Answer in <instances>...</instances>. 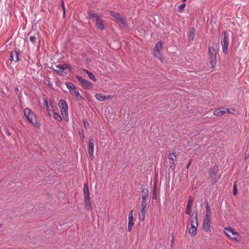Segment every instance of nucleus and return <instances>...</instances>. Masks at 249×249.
<instances>
[{
    "mask_svg": "<svg viewBox=\"0 0 249 249\" xmlns=\"http://www.w3.org/2000/svg\"><path fill=\"white\" fill-rule=\"evenodd\" d=\"M84 123L85 124V126L86 127L87 125H89V123L88 122L86 121H84Z\"/></svg>",
    "mask_w": 249,
    "mask_h": 249,
    "instance_id": "obj_42",
    "label": "nucleus"
},
{
    "mask_svg": "<svg viewBox=\"0 0 249 249\" xmlns=\"http://www.w3.org/2000/svg\"><path fill=\"white\" fill-rule=\"evenodd\" d=\"M30 41L32 42L33 44L35 43L36 37L35 36H32L29 37Z\"/></svg>",
    "mask_w": 249,
    "mask_h": 249,
    "instance_id": "obj_34",
    "label": "nucleus"
},
{
    "mask_svg": "<svg viewBox=\"0 0 249 249\" xmlns=\"http://www.w3.org/2000/svg\"><path fill=\"white\" fill-rule=\"evenodd\" d=\"M53 69L56 72L61 74H62L63 73H67L70 71V68L67 64L55 65L53 68Z\"/></svg>",
    "mask_w": 249,
    "mask_h": 249,
    "instance_id": "obj_5",
    "label": "nucleus"
},
{
    "mask_svg": "<svg viewBox=\"0 0 249 249\" xmlns=\"http://www.w3.org/2000/svg\"><path fill=\"white\" fill-rule=\"evenodd\" d=\"M162 45L161 41H158L156 45L155 48L154 49V54L155 55L159 58L160 60H162L161 59V55L160 54V50L162 49Z\"/></svg>",
    "mask_w": 249,
    "mask_h": 249,
    "instance_id": "obj_9",
    "label": "nucleus"
},
{
    "mask_svg": "<svg viewBox=\"0 0 249 249\" xmlns=\"http://www.w3.org/2000/svg\"><path fill=\"white\" fill-rule=\"evenodd\" d=\"M224 109H226V113L227 112V113H232V112L231 111V109H229V108H224Z\"/></svg>",
    "mask_w": 249,
    "mask_h": 249,
    "instance_id": "obj_40",
    "label": "nucleus"
},
{
    "mask_svg": "<svg viewBox=\"0 0 249 249\" xmlns=\"http://www.w3.org/2000/svg\"><path fill=\"white\" fill-rule=\"evenodd\" d=\"M194 216V217L192 218L191 219V227L196 228L198 226V219L197 213L196 212H193L192 216Z\"/></svg>",
    "mask_w": 249,
    "mask_h": 249,
    "instance_id": "obj_12",
    "label": "nucleus"
},
{
    "mask_svg": "<svg viewBox=\"0 0 249 249\" xmlns=\"http://www.w3.org/2000/svg\"><path fill=\"white\" fill-rule=\"evenodd\" d=\"M70 94L75 97L77 101H81L82 100V96L77 90L76 88L70 92Z\"/></svg>",
    "mask_w": 249,
    "mask_h": 249,
    "instance_id": "obj_13",
    "label": "nucleus"
},
{
    "mask_svg": "<svg viewBox=\"0 0 249 249\" xmlns=\"http://www.w3.org/2000/svg\"><path fill=\"white\" fill-rule=\"evenodd\" d=\"M83 71L88 75L89 77V78L90 79H91L92 80H93L94 82H95L96 81L95 77L92 73L89 72V71H88L87 70H84Z\"/></svg>",
    "mask_w": 249,
    "mask_h": 249,
    "instance_id": "obj_26",
    "label": "nucleus"
},
{
    "mask_svg": "<svg viewBox=\"0 0 249 249\" xmlns=\"http://www.w3.org/2000/svg\"><path fill=\"white\" fill-rule=\"evenodd\" d=\"M222 51L224 53L227 54L228 51V46L229 44V38L226 34L224 33L222 35V39L221 41Z\"/></svg>",
    "mask_w": 249,
    "mask_h": 249,
    "instance_id": "obj_2",
    "label": "nucleus"
},
{
    "mask_svg": "<svg viewBox=\"0 0 249 249\" xmlns=\"http://www.w3.org/2000/svg\"><path fill=\"white\" fill-rule=\"evenodd\" d=\"M206 212L205 217L210 218L211 216V208L208 205L206 206Z\"/></svg>",
    "mask_w": 249,
    "mask_h": 249,
    "instance_id": "obj_27",
    "label": "nucleus"
},
{
    "mask_svg": "<svg viewBox=\"0 0 249 249\" xmlns=\"http://www.w3.org/2000/svg\"><path fill=\"white\" fill-rule=\"evenodd\" d=\"M148 198V191L146 189H143L142 190V201L143 202H147Z\"/></svg>",
    "mask_w": 249,
    "mask_h": 249,
    "instance_id": "obj_17",
    "label": "nucleus"
},
{
    "mask_svg": "<svg viewBox=\"0 0 249 249\" xmlns=\"http://www.w3.org/2000/svg\"><path fill=\"white\" fill-rule=\"evenodd\" d=\"M94 140L93 139H89V154L90 157H93L94 152Z\"/></svg>",
    "mask_w": 249,
    "mask_h": 249,
    "instance_id": "obj_11",
    "label": "nucleus"
},
{
    "mask_svg": "<svg viewBox=\"0 0 249 249\" xmlns=\"http://www.w3.org/2000/svg\"><path fill=\"white\" fill-rule=\"evenodd\" d=\"M224 233L229 237L235 240H238V233L232 228H226L224 230Z\"/></svg>",
    "mask_w": 249,
    "mask_h": 249,
    "instance_id": "obj_6",
    "label": "nucleus"
},
{
    "mask_svg": "<svg viewBox=\"0 0 249 249\" xmlns=\"http://www.w3.org/2000/svg\"><path fill=\"white\" fill-rule=\"evenodd\" d=\"M44 104H45V106H46V109H47V110L48 111H50L51 110V109H50V107L49 105H48V104L47 101L46 99H45V100H44Z\"/></svg>",
    "mask_w": 249,
    "mask_h": 249,
    "instance_id": "obj_33",
    "label": "nucleus"
},
{
    "mask_svg": "<svg viewBox=\"0 0 249 249\" xmlns=\"http://www.w3.org/2000/svg\"><path fill=\"white\" fill-rule=\"evenodd\" d=\"M85 207L86 208V209L87 210H91L92 209V206L91 204V202H90V199L85 200Z\"/></svg>",
    "mask_w": 249,
    "mask_h": 249,
    "instance_id": "obj_25",
    "label": "nucleus"
},
{
    "mask_svg": "<svg viewBox=\"0 0 249 249\" xmlns=\"http://www.w3.org/2000/svg\"><path fill=\"white\" fill-rule=\"evenodd\" d=\"M196 228L190 227L189 230V232L191 236L196 235Z\"/></svg>",
    "mask_w": 249,
    "mask_h": 249,
    "instance_id": "obj_29",
    "label": "nucleus"
},
{
    "mask_svg": "<svg viewBox=\"0 0 249 249\" xmlns=\"http://www.w3.org/2000/svg\"><path fill=\"white\" fill-rule=\"evenodd\" d=\"M191 208H186V210L185 211V213L187 214H189L190 213V212H191V210H190Z\"/></svg>",
    "mask_w": 249,
    "mask_h": 249,
    "instance_id": "obj_37",
    "label": "nucleus"
},
{
    "mask_svg": "<svg viewBox=\"0 0 249 249\" xmlns=\"http://www.w3.org/2000/svg\"><path fill=\"white\" fill-rule=\"evenodd\" d=\"M195 32L194 30H191L188 34V37L189 40H193L195 36Z\"/></svg>",
    "mask_w": 249,
    "mask_h": 249,
    "instance_id": "obj_28",
    "label": "nucleus"
},
{
    "mask_svg": "<svg viewBox=\"0 0 249 249\" xmlns=\"http://www.w3.org/2000/svg\"><path fill=\"white\" fill-rule=\"evenodd\" d=\"M7 134L8 135V136H10V133L9 132H7Z\"/></svg>",
    "mask_w": 249,
    "mask_h": 249,
    "instance_id": "obj_44",
    "label": "nucleus"
},
{
    "mask_svg": "<svg viewBox=\"0 0 249 249\" xmlns=\"http://www.w3.org/2000/svg\"><path fill=\"white\" fill-rule=\"evenodd\" d=\"M61 6H62V8H63V14L64 15L65 13V6H64V2L63 1H62V2H61Z\"/></svg>",
    "mask_w": 249,
    "mask_h": 249,
    "instance_id": "obj_39",
    "label": "nucleus"
},
{
    "mask_svg": "<svg viewBox=\"0 0 249 249\" xmlns=\"http://www.w3.org/2000/svg\"><path fill=\"white\" fill-rule=\"evenodd\" d=\"M226 113V109H224V108H221L216 109L214 110L213 114L216 116H220Z\"/></svg>",
    "mask_w": 249,
    "mask_h": 249,
    "instance_id": "obj_19",
    "label": "nucleus"
},
{
    "mask_svg": "<svg viewBox=\"0 0 249 249\" xmlns=\"http://www.w3.org/2000/svg\"><path fill=\"white\" fill-rule=\"evenodd\" d=\"M24 114L25 117L31 124H35L37 123L36 117L30 109L25 108L24 110Z\"/></svg>",
    "mask_w": 249,
    "mask_h": 249,
    "instance_id": "obj_1",
    "label": "nucleus"
},
{
    "mask_svg": "<svg viewBox=\"0 0 249 249\" xmlns=\"http://www.w3.org/2000/svg\"><path fill=\"white\" fill-rule=\"evenodd\" d=\"M217 171V167H213L210 171L209 174L210 177L212 179H213L216 171Z\"/></svg>",
    "mask_w": 249,
    "mask_h": 249,
    "instance_id": "obj_20",
    "label": "nucleus"
},
{
    "mask_svg": "<svg viewBox=\"0 0 249 249\" xmlns=\"http://www.w3.org/2000/svg\"><path fill=\"white\" fill-rule=\"evenodd\" d=\"M53 118L58 121H61L62 118L61 116L55 112H53Z\"/></svg>",
    "mask_w": 249,
    "mask_h": 249,
    "instance_id": "obj_30",
    "label": "nucleus"
},
{
    "mask_svg": "<svg viewBox=\"0 0 249 249\" xmlns=\"http://www.w3.org/2000/svg\"><path fill=\"white\" fill-rule=\"evenodd\" d=\"M133 219H134V218H128V231H131V230L132 229V227L134 225Z\"/></svg>",
    "mask_w": 249,
    "mask_h": 249,
    "instance_id": "obj_24",
    "label": "nucleus"
},
{
    "mask_svg": "<svg viewBox=\"0 0 249 249\" xmlns=\"http://www.w3.org/2000/svg\"><path fill=\"white\" fill-rule=\"evenodd\" d=\"M58 106L63 118H67L68 115V111L66 101L63 100H60L58 103Z\"/></svg>",
    "mask_w": 249,
    "mask_h": 249,
    "instance_id": "obj_3",
    "label": "nucleus"
},
{
    "mask_svg": "<svg viewBox=\"0 0 249 249\" xmlns=\"http://www.w3.org/2000/svg\"><path fill=\"white\" fill-rule=\"evenodd\" d=\"M83 192H84V200L89 199L90 197H89V190L88 185L86 183L84 184Z\"/></svg>",
    "mask_w": 249,
    "mask_h": 249,
    "instance_id": "obj_16",
    "label": "nucleus"
},
{
    "mask_svg": "<svg viewBox=\"0 0 249 249\" xmlns=\"http://www.w3.org/2000/svg\"><path fill=\"white\" fill-rule=\"evenodd\" d=\"M185 6H186V4L184 3L179 5L178 7L179 10H180V11L183 10L184 9V8H185Z\"/></svg>",
    "mask_w": 249,
    "mask_h": 249,
    "instance_id": "obj_35",
    "label": "nucleus"
},
{
    "mask_svg": "<svg viewBox=\"0 0 249 249\" xmlns=\"http://www.w3.org/2000/svg\"><path fill=\"white\" fill-rule=\"evenodd\" d=\"M128 218H133V211L131 210L129 213V214H128Z\"/></svg>",
    "mask_w": 249,
    "mask_h": 249,
    "instance_id": "obj_38",
    "label": "nucleus"
},
{
    "mask_svg": "<svg viewBox=\"0 0 249 249\" xmlns=\"http://www.w3.org/2000/svg\"><path fill=\"white\" fill-rule=\"evenodd\" d=\"M233 194L235 196L237 195V188L236 183H234L233 186Z\"/></svg>",
    "mask_w": 249,
    "mask_h": 249,
    "instance_id": "obj_36",
    "label": "nucleus"
},
{
    "mask_svg": "<svg viewBox=\"0 0 249 249\" xmlns=\"http://www.w3.org/2000/svg\"><path fill=\"white\" fill-rule=\"evenodd\" d=\"M90 19H95L96 20L97 27L103 30L104 28V24L103 21L101 20V18L96 14H91L89 15Z\"/></svg>",
    "mask_w": 249,
    "mask_h": 249,
    "instance_id": "obj_4",
    "label": "nucleus"
},
{
    "mask_svg": "<svg viewBox=\"0 0 249 249\" xmlns=\"http://www.w3.org/2000/svg\"><path fill=\"white\" fill-rule=\"evenodd\" d=\"M193 203V199L190 197L188 201L187 207V208H191L192 205Z\"/></svg>",
    "mask_w": 249,
    "mask_h": 249,
    "instance_id": "obj_31",
    "label": "nucleus"
},
{
    "mask_svg": "<svg viewBox=\"0 0 249 249\" xmlns=\"http://www.w3.org/2000/svg\"><path fill=\"white\" fill-rule=\"evenodd\" d=\"M176 157L175 153H171L168 156V159L169 163L170 164V168L174 169L175 168V165L174 164V158Z\"/></svg>",
    "mask_w": 249,
    "mask_h": 249,
    "instance_id": "obj_14",
    "label": "nucleus"
},
{
    "mask_svg": "<svg viewBox=\"0 0 249 249\" xmlns=\"http://www.w3.org/2000/svg\"><path fill=\"white\" fill-rule=\"evenodd\" d=\"M147 206V202H143V201H141V203L140 205V210L141 213H146V207Z\"/></svg>",
    "mask_w": 249,
    "mask_h": 249,
    "instance_id": "obj_21",
    "label": "nucleus"
},
{
    "mask_svg": "<svg viewBox=\"0 0 249 249\" xmlns=\"http://www.w3.org/2000/svg\"><path fill=\"white\" fill-rule=\"evenodd\" d=\"M19 53L18 51L12 52L11 54L10 60L11 61L17 62L19 59Z\"/></svg>",
    "mask_w": 249,
    "mask_h": 249,
    "instance_id": "obj_18",
    "label": "nucleus"
},
{
    "mask_svg": "<svg viewBox=\"0 0 249 249\" xmlns=\"http://www.w3.org/2000/svg\"><path fill=\"white\" fill-rule=\"evenodd\" d=\"M182 1H183V2H185V1H186V0H182Z\"/></svg>",
    "mask_w": 249,
    "mask_h": 249,
    "instance_id": "obj_45",
    "label": "nucleus"
},
{
    "mask_svg": "<svg viewBox=\"0 0 249 249\" xmlns=\"http://www.w3.org/2000/svg\"><path fill=\"white\" fill-rule=\"evenodd\" d=\"M111 15L114 17L119 23L122 24L124 26L126 25L125 19L123 18L119 14L112 12H111Z\"/></svg>",
    "mask_w": 249,
    "mask_h": 249,
    "instance_id": "obj_10",
    "label": "nucleus"
},
{
    "mask_svg": "<svg viewBox=\"0 0 249 249\" xmlns=\"http://www.w3.org/2000/svg\"><path fill=\"white\" fill-rule=\"evenodd\" d=\"M67 89L69 90L70 93L76 89L75 86L71 83L67 82L66 83Z\"/></svg>",
    "mask_w": 249,
    "mask_h": 249,
    "instance_id": "obj_23",
    "label": "nucleus"
},
{
    "mask_svg": "<svg viewBox=\"0 0 249 249\" xmlns=\"http://www.w3.org/2000/svg\"><path fill=\"white\" fill-rule=\"evenodd\" d=\"M95 98L100 101H103L106 100V96L102 93H97L95 95Z\"/></svg>",
    "mask_w": 249,
    "mask_h": 249,
    "instance_id": "obj_22",
    "label": "nucleus"
},
{
    "mask_svg": "<svg viewBox=\"0 0 249 249\" xmlns=\"http://www.w3.org/2000/svg\"><path fill=\"white\" fill-rule=\"evenodd\" d=\"M156 197H157L156 193V192H155L154 193V198L156 199Z\"/></svg>",
    "mask_w": 249,
    "mask_h": 249,
    "instance_id": "obj_43",
    "label": "nucleus"
},
{
    "mask_svg": "<svg viewBox=\"0 0 249 249\" xmlns=\"http://www.w3.org/2000/svg\"><path fill=\"white\" fill-rule=\"evenodd\" d=\"M76 79L84 88L90 89L93 87V84L88 80L82 78L79 76H76Z\"/></svg>",
    "mask_w": 249,
    "mask_h": 249,
    "instance_id": "obj_7",
    "label": "nucleus"
},
{
    "mask_svg": "<svg viewBox=\"0 0 249 249\" xmlns=\"http://www.w3.org/2000/svg\"><path fill=\"white\" fill-rule=\"evenodd\" d=\"M210 218L205 217L203 224V230L208 231L210 229Z\"/></svg>",
    "mask_w": 249,
    "mask_h": 249,
    "instance_id": "obj_15",
    "label": "nucleus"
},
{
    "mask_svg": "<svg viewBox=\"0 0 249 249\" xmlns=\"http://www.w3.org/2000/svg\"><path fill=\"white\" fill-rule=\"evenodd\" d=\"M209 53L211 59L212 66L213 67L216 62V52L213 47H210L209 48Z\"/></svg>",
    "mask_w": 249,
    "mask_h": 249,
    "instance_id": "obj_8",
    "label": "nucleus"
},
{
    "mask_svg": "<svg viewBox=\"0 0 249 249\" xmlns=\"http://www.w3.org/2000/svg\"><path fill=\"white\" fill-rule=\"evenodd\" d=\"M145 213H141V214L139 215V220L141 221H143L144 219L145 218Z\"/></svg>",
    "mask_w": 249,
    "mask_h": 249,
    "instance_id": "obj_32",
    "label": "nucleus"
},
{
    "mask_svg": "<svg viewBox=\"0 0 249 249\" xmlns=\"http://www.w3.org/2000/svg\"><path fill=\"white\" fill-rule=\"evenodd\" d=\"M106 100L107 99H111L112 98V96L111 95H107V96H106Z\"/></svg>",
    "mask_w": 249,
    "mask_h": 249,
    "instance_id": "obj_41",
    "label": "nucleus"
}]
</instances>
